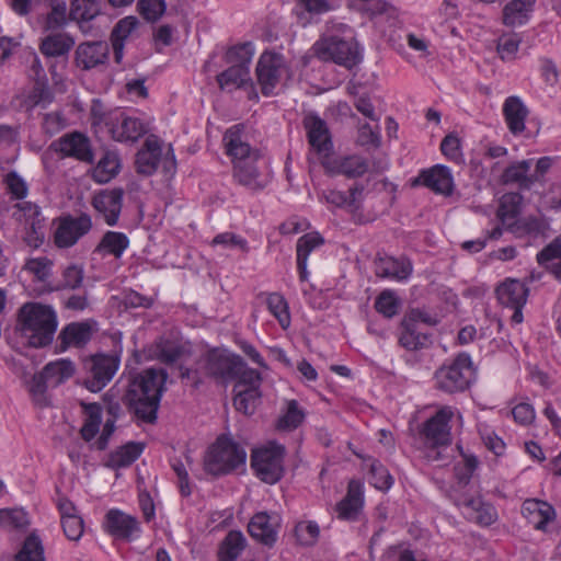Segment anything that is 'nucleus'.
<instances>
[{"instance_id":"1","label":"nucleus","mask_w":561,"mask_h":561,"mask_svg":"<svg viewBox=\"0 0 561 561\" xmlns=\"http://www.w3.org/2000/svg\"><path fill=\"white\" fill-rule=\"evenodd\" d=\"M167 378L164 369L149 368L129 379L123 401L139 421L156 422Z\"/></svg>"},{"instance_id":"2","label":"nucleus","mask_w":561,"mask_h":561,"mask_svg":"<svg viewBox=\"0 0 561 561\" xmlns=\"http://www.w3.org/2000/svg\"><path fill=\"white\" fill-rule=\"evenodd\" d=\"M197 369L180 366V377L188 379L195 387L202 382V375L227 383L236 380V374L242 368V357L226 348H213L205 353L197 363Z\"/></svg>"},{"instance_id":"3","label":"nucleus","mask_w":561,"mask_h":561,"mask_svg":"<svg viewBox=\"0 0 561 561\" xmlns=\"http://www.w3.org/2000/svg\"><path fill=\"white\" fill-rule=\"evenodd\" d=\"M18 328L30 346L44 347L53 341L57 317L50 307L28 302L20 309Z\"/></svg>"},{"instance_id":"4","label":"nucleus","mask_w":561,"mask_h":561,"mask_svg":"<svg viewBox=\"0 0 561 561\" xmlns=\"http://www.w3.org/2000/svg\"><path fill=\"white\" fill-rule=\"evenodd\" d=\"M313 55L323 61H333L347 69L353 68L362 60L357 42L352 36L327 33L312 46Z\"/></svg>"},{"instance_id":"5","label":"nucleus","mask_w":561,"mask_h":561,"mask_svg":"<svg viewBox=\"0 0 561 561\" xmlns=\"http://www.w3.org/2000/svg\"><path fill=\"white\" fill-rule=\"evenodd\" d=\"M254 55L252 43H244L228 49L226 61L231 66L217 76L222 91L231 92L251 82L250 64Z\"/></svg>"},{"instance_id":"6","label":"nucleus","mask_w":561,"mask_h":561,"mask_svg":"<svg viewBox=\"0 0 561 561\" xmlns=\"http://www.w3.org/2000/svg\"><path fill=\"white\" fill-rule=\"evenodd\" d=\"M247 453L232 439L220 436L208 448L204 459L205 470L213 476H222L232 472L245 465Z\"/></svg>"},{"instance_id":"7","label":"nucleus","mask_w":561,"mask_h":561,"mask_svg":"<svg viewBox=\"0 0 561 561\" xmlns=\"http://www.w3.org/2000/svg\"><path fill=\"white\" fill-rule=\"evenodd\" d=\"M285 447L275 442L254 449L251 454V468L263 482L274 484L284 474Z\"/></svg>"},{"instance_id":"8","label":"nucleus","mask_w":561,"mask_h":561,"mask_svg":"<svg viewBox=\"0 0 561 561\" xmlns=\"http://www.w3.org/2000/svg\"><path fill=\"white\" fill-rule=\"evenodd\" d=\"M136 167L138 173L145 175H151L159 167L165 174H174L176 160L172 146L169 145L163 151L160 140L156 136H149L136 156Z\"/></svg>"},{"instance_id":"9","label":"nucleus","mask_w":561,"mask_h":561,"mask_svg":"<svg viewBox=\"0 0 561 561\" xmlns=\"http://www.w3.org/2000/svg\"><path fill=\"white\" fill-rule=\"evenodd\" d=\"M233 165V178L238 183L250 191L259 192L264 190L272 180V172L267 160L261 151L236 160Z\"/></svg>"},{"instance_id":"10","label":"nucleus","mask_w":561,"mask_h":561,"mask_svg":"<svg viewBox=\"0 0 561 561\" xmlns=\"http://www.w3.org/2000/svg\"><path fill=\"white\" fill-rule=\"evenodd\" d=\"M471 365V358L468 354H459L450 364L443 365L436 370V388L446 393L465 391L472 379Z\"/></svg>"},{"instance_id":"11","label":"nucleus","mask_w":561,"mask_h":561,"mask_svg":"<svg viewBox=\"0 0 561 561\" xmlns=\"http://www.w3.org/2000/svg\"><path fill=\"white\" fill-rule=\"evenodd\" d=\"M119 367V358L115 355L96 354L84 360L88 376L84 387L91 392L101 391L114 377Z\"/></svg>"},{"instance_id":"12","label":"nucleus","mask_w":561,"mask_h":561,"mask_svg":"<svg viewBox=\"0 0 561 561\" xmlns=\"http://www.w3.org/2000/svg\"><path fill=\"white\" fill-rule=\"evenodd\" d=\"M257 82L264 95H271L287 71L284 57L275 53H263L256 65Z\"/></svg>"},{"instance_id":"13","label":"nucleus","mask_w":561,"mask_h":561,"mask_svg":"<svg viewBox=\"0 0 561 561\" xmlns=\"http://www.w3.org/2000/svg\"><path fill=\"white\" fill-rule=\"evenodd\" d=\"M91 228V217L87 214H81L78 217L71 215L60 217L54 233L55 243L58 248H70Z\"/></svg>"},{"instance_id":"14","label":"nucleus","mask_w":561,"mask_h":561,"mask_svg":"<svg viewBox=\"0 0 561 561\" xmlns=\"http://www.w3.org/2000/svg\"><path fill=\"white\" fill-rule=\"evenodd\" d=\"M106 126L112 138L121 142H136L148 131L146 124L140 118L128 116L124 112L110 116Z\"/></svg>"},{"instance_id":"15","label":"nucleus","mask_w":561,"mask_h":561,"mask_svg":"<svg viewBox=\"0 0 561 561\" xmlns=\"http://www.w3.org/2000/svg\"><path fill=\"white\" fill-rule=\"evenodd\" d=\"M50 148L62 157L75 158L87 163L93 162L90 139L80 131L65 134L55 140Z\"/></svg>"},{"instance_id":"16","label":"nucleus","mask_w":561,"mask_h":561,"mask_svg":"<svg viewBox=\"0 0 561 561\" xmlns=\"http://www.w3.org/2000/svg\"><path fill=\"white\" fill-rule=\"evenodd\" d=\"M226 154L231 159V162L241 160L256 153L260 149L252 147L249 142V135L245 131L243 124H236L229 127L222 137Z\"/></svg>"},{"instance_id":"17","label":"nucleus","mask_w":561,"mask_h":561,"mask_svg":"<svg viewBox=\"0 0 561 561\" xmlns=\"http://www.w3.org/2000/svg\"><path fill=\"white\" fill-rule=\"evenodd\" d=\"M279 525L278 515L259 512L250 519L248 531L254 540L272 547L277 540Z\"/></svg>"},{"instance_id":"18","label":"nucleus","mask_w":561,"mask_h":561,"mask_svg":"<svg viewBox=\"0 0 561 561\" xmlns=\"http://www.w3.org/2000/svg\"><path fill=\"white\" fill-rule=\"evenodd\" d=\"M453 415L454 412L450 407H443L425 422L423 435L430 444L440 446L450 443L449 422Z\"/></svg>"},{"instance_id":"19","label":"nucleus","mask_w":561,"mask_h":561,"mask_svg":"<svg viewBox=\"0 0 561 561\" xmlns=\"http://www.w3.org/2000/svg\"><path fill=\"white\" fill-rule=\"evenodd\" d=\"M310 147L320 156L327 157L332 150V141L327 123L316 114H307L302 121Z\"/></svg>"},{"instance_id":"20","label":"nucleus","mask_w":561,"mask_h":561,"mask_svg":"<svg viewBox=\"0 0 561 561\" xmlns=\"http://www.w3.org/2000/svg\"><path fill=\"white\" fill-rule=\"evenodd\" d=\"M436 194L450 196L454 192V178L448 167L436 164L430 169L422 170L415 180Z\"/></svg>"},{"instance_id":"21","label":"nucleus","mask_w":561,"mask_h":561,"mask_svg":"<svg viewBox=\"0 0 561 561\" xmlns=\"http://www.w3.org/2000/svg\"><path fill=\"white\" fill-rule=\"evenodd\" d=\"M110 46L106 42L81 43L76 49V64L83 70H90L107 62Z\"/></svg>"},{"instance_id":"22","label":"nucleus","mask_w":561,"mask_h":561,"mask_svg":"<svg viewBox=\"0 0 561 561\" xmlns=\"http://www.w3.org/2000/svg\"><path fill=\"white\" fill-rule=\"evenodd\" d=\"M124 191L122 188L103 190L92 201L93 207L103 215L108 226H115L122 210Z\"/></svg>"},{"instance_id":"23","label":"nucleus","mask_w":561,"mask_h":561,"mask_svg":"<svg viewBox=\"0 0 561 561\" xmlns=\"http://www.w3.org/2000/svg\"><path fill=\"white\" fill-rule=\"evenodd\" d=\"M363 504V485L359 481L351 480L346 495L336 504L337 517L343 520H356Z\"/></svg>"},{"instance_id":"24","label":"nucleus","mask_w":561,"mask_h":561,"mask_svg":"<svg viewBox=\"0 0 561 561\" xmlns=\"http://www.w3.org/2000/svg\"><path fill=\"white\" fill-rule=\"evenodd\" d=\"M105 527L112 536L130 540L134 533L140 530L138 520L119 510H111L105 516Z\"/></svg>"},{"instance_id":"25","label":"nucleus","mask_w":561,"mask_h":561,"mask_svg":"<svg viewBox=\"0 0 561 561\" xmlns=\"http://www.w3.org/2000/svg\"><path fill=\"white\" fill-rule=\"evenodd\" d=\"M522 514L535 529L542 531L556 517L554 508L549 503L537 499L526 500L522 506Z\"/></svg>"},{"instance_id":"26","label":"nucleus","mask_w":561,"mask_h":561,"mask_svg":"<svg viewBox=\"0 0 561 561\" xmlns=\"http://www.w3.org/2000/svg\"><path fill=\"white\" fill-rule=\"evenodd\" d=\"M412 264L407 259L387 256L375 261V273L381 278H391L398 282L405 280L412 274Z\"/></svg>"},{"instance_id":"27","label":"nucleus","mask_w":561,"mask_h":561,"mask_svg":"<svg viewBox=\"0 0 561 561\" xmlns=\"http://www.w3.org/2000/svg\"><path fill=\"white\" fill-rule=\"evenodd\" d=\"M528 288L525 283L517 279H507L495 289L499 302L504 307H524L527 297Z\"/></svg>"},{"instance_id":"28","label":"nucleus","mask_w":561,"mask_h":561,"mask_svg":"<svg viewBox=\"0 0 561 561\" xmlns=\"http://www.w3.org/2000/svg\"><path fill=\"white\" fill-rule=\"evenodd\" d=\"M503 115L510 131L517 136L525 130L528 108L518 96H508L503 104Z\"/></svg>"},{"instance_id":"29","label":"nucleus","mask_w":561,"mask_h":561,"mask_svg":"<svg viewBox=\"0 0 561 561\" xmlns=\"http://www.w3.org/2000/svg\"><path fill=\"white\" fill-rule=\"evenodd\" d=\"M75 43V38L67 32L49 31L42 39L39 50L46 57L67 56Z\"/></svg>"},{"instance_id":"30","label":"nucleus","mask_w":561,"mask_h":561,"mask_svg":"<svg viewBox=\"0 0 561 561\" xmlns=\"http://www.w3.org/2000/svg\"><path fill=\"white\" fill-rule=\"evenodd\" d=\"M536 0H511L502 10V22L508 27H516L529 21Z\"/></svg>"},{"instance_id":"31","label":"nucleus","mask_w":561,"mask_h":561,"mask_svg":"<svg viewBox=\"0 0 561 561\" xmlns=\"http://www.w3.org/2000/svg\"><path fill=\"white\" fill-rule=\"evenodd\" d=\"M456 504L466 510L465 514L468 518L480 525L489 526L496 519L494 507L483 503L480 497H465L457 500Z\"/></svg>"},{"instance_id":"32","label":"nucleus","mask_w":561,"mask_h":561,"mask_svg":"<svg viewBox=\"0 0 561 561\" xmlns=\"http://www.w3.org/2000/svg\"><path fill=\"white\" fill-rule=\"evenodd\" d=\"M92 336L91 327L85 322H75L66 325L59 333L60 351L68 347H82Z\"/></svg>"},{"instance_id":"33","label":"nucleus","mask_w":561,"mask_h":561,"mask_svg":"<svg viewBox=\"0 0 561 561\" xmlns=\"http://www.w3.org/2000/svg\"><path fill=\"white\" fill-rule=\"evenodd\" d=\"M324 243V239L318 232L306 233L297 241V268L301 282L307 280V261L309 254Z\"/></svg>"},{"instance_id":"34","label":"nucleus","mask_w":561,"mask_h":561,"mask_svg":"<svg viewBox=\"0 0 561 561\" xmlns=\"http://www.w3.org/2000/svg\"><path fill=\"white\" fill-rule=\"evenodd\" d=\"M530 168L531 160L515 162L504 170L502 182L504 184H517L522 190H529L538 181L537 176L528 174Z\"/></svg>"},{"instance_id":"35","label":"nucleus","mask_w":561,"mask_h":561,"mask_svg":"<svg viewBox=\"0 0 561 561\" xmlns=\"http://www.w3.org/2000/svg\"><path fill=\"white\" fill-rule=\"evenodd\" d=\"M538 264L561 279V237H557L537 254Z\"/></svg>"},{"instance_id":"36","label":"nucleus","mask_w":561,"mask_h":561,"mask_svg":"<svg viewBox=\"0 0 561 561\" xmlns=\"http://www.w3.org/2000/svg\"><path fill=\"white\" fill-rule=\"evenodd\" d=\"M522 203L523 196L519 193H506L500 198L496 217L506 229L517 219Z\"/></svg>"},{"instance_id":"37","label":"nucleus","mask_w":561,"mask_h":561,"mask_svg":"<svg viewBox=\"0 0 561 561\" xmlns=\"http://www.w3.org/2000/svg\"><path fill=\"white\" fill-rule=\"evenodd\" d=\"M142 450V444L130 442L116 451L111 453L105 461V466L112 469L128 467L139 458Z\"/></svg>"},{"instance_id":"38","label":"nucleus","mask_w":561,"mask_h":561,"mask_svg":"<svg viewBox=\"0 0 561 561\" xmlns=\"http://www.w3.org/2000/svg\"><path fill=\"white\" fill-rule=\"evenodd\" d=\"M129 245L128 237L118 231H106L100 243L96 245L95 251L103 255H113L119 259L124 251Z\"/></svg>"},{"instance_id":"39","label":"nucleus","mask_w":561,"mask_h":561,"mask_svg":"<svg viewBox=\"0 0 561 561\" xmlns=\"http://www.w3.org/2000/svg\"><path fill=\"white\" fill-rule=\"evenodd\" d=\"M187 353V348L180 342L160 337L153 350L157 359L164 364H173L181 359Z\"/></svg>"},{"instance_id":"40","label":"nucleus","mask_w":561,"mask_h":561,"mask_svg":"<svg viewBox=\"0 0 561 561\" xmlns=\"http://www.w3.org/2000/svg\"><path fill=\"white\" fill-rule=\"evenodd\" d=\"M247 547V538L239 530H230L219 549V561H236Z\"/></svg>"},{"instance_id":"41","label":"nucleus","mask_w":561,"mask_h":561,"mask_svg":"<svg viewBox=\"0 0 561 561\" xmlns=\"http://www.w3.org/2000/svg\"><path fill=\"white\" fill-rule=\"evenodd\" d=\"M364 199L365 186L360 183H355L346 192V210L352 215L354 222L359 225L373 220L363 214Z\"/></svg>"},{"instance_id":"42","label":"nucleus","mask_w":561,"mask_h":561,"mask_svg":"<svg viewBox=\"0 0 561 561\" xmlns=\"http://www.w3.org/2000/svg\"><path fill=\"white\" fill-rule=\"evenodd\" d=\"M42 371L49 385L57 387L73 376L75 365L71 360L62 358L48 363Z\"/></svg>"},{"instance_id":"43","label":"nucleus","mask_w":561,"mask_h":561,"mask_svg":"<svg viewBox=\"0 0 561 561\" xmlns=\"http://www.w3.org/2000/svg\"><path fill=\"white\" fill-rule=\"evenodd\" d=\"M547 229V224L538 217L527 216L517 218L513 224L508 226L506 230L512 232L517 238L524 237H538L543 234Z\"/></svg>"},{"instance_id":"44","label":"nucleus","mask_w":561,"mask_h":561,"mask_svg":"<svg viewBox=\"0 0 561 561\" xmlns=\"http://www.w3.org/2000/svg\"><path fill=\"white\" fill-rule=\"evenodd\" d=\"M334 171L348 179H355L364 175L369 170V162L362 156L352 154L341 158L335 162Z\"/></svg>"},{"instance_id":"45","label":"nucleus","mask_w":561,"mask_h":561,"mask_svg":"<svg viewBox=\"0 0 561 561\" xmlns=\"http://www.w3.org/2000/svg\"><path fill=\"white\" fill-rule=\"evenodd\" d=\"M80 404L85 414V422L80 433L84 440L90 442L100 430L102 408L99 403H85L82 401Z\"/></svg>"},{"instance_id":"46","label":"nucleus","mask_w":561,"mask_h":561,"mask_svg":"<svg viewBox=\"0 0 561 561\" xmlns=\"http://www.w3.org/2000/svg\"><path fill=\"white\" fill-rule=\"evenodd\" d=\"M118 169V156L115 152L107 151L94 168L92 176L98 183H107L117 174Z\"/></svg>"},{"instance_id":"47","label":"nucleus","mask_w":561,"mask_h":561,"mask_svg":"<svg viewBox=\"0 0 561 561\" xmlns=\"http://www.w3.org/2000/svg\"><path fill=\"white\" fill-rule=\"evenodd\" d=\"M233 391L236 392L233 398L234 408L245 415L253 414L261 398V392L257 387H247L244 389L233 388Z\"/></svg>"},{"instance_id":"48","label":"nucleus","mask_w":561,"mask_h":561,"mask_svg":"<svg viewBox=\"0 0 561 561\" xmlns=\"http://www.w3.org/2000/svg\"><path fill=\"white\" fill-rule=\"evenodd\" d=\"M14 561H45L44 547L36 534L32 533L25 538L22 548L14 557Z\"/></svg>"},{"instance_id":"49","label":"nucleus","mask_w":561,"mask_h":561,"mask_svg":"<svg viewBox=\"0 0 561 561\" xmlns=\"http://www.w3.org/2000/svg\"><path fill=\"white\" fill-rule=\"evenodd\" d=\"M30 523L28 514L23 508L0 510V527L2 528L25 530Z\"/></svg>"},{"instance_id":"50","label":"nucleus","mask_w":561,"mask_h":561,"mask_svg":"<svg viewBox=\"0 0 561 561\" xmlns=\"http://www.w3.org/2000/svg\"><path fill=\"white\" fill-rule=\"evenodd\" d=\"M266 305L270 312L278 320L280 327L287 329L290 324V314L284 296L278 293H272L266 298Z\"/></svg>"},{"instance_id":"51","label":"nucleus","mask_w":561,"mask_h":561,"mask_svg":"<svg viewBox=\"0 0 561 561\" xmlns=\"http://www.w3.org/2000/svg\"><path fill=\"white\" fill-rule=\"evenodd\" d=\"M305 419V412L299 408L296 400L287 402L286 411L277 421V428L284 431H293L297 428Z\"/></svg>"},{"instance_id":"52","label":"nucleus","mask_w":561,"mask_h":561,"mask_svg":"<svg viewBox=\"0 0 561 561\" xmlns=\"http://www.w3.org/2000/svg\"><path fill=\"white\" fill-rule=\"evenodd\" d=\"M426 336L416 332L414 324L403 320L402 331L399 336V343L408 351H416L425 345Z\"/></svg>"},{"instance_id":"53","label":"nucleus","mask_w":561,"mask_h":561,"mask_svg":"<svg viewBox=\"0 0 561 561\" xmlns=\"http://www.w3.org/2000/svg\"><path fill=\"white\" fill-rule=\"evenodd\" d=\"M400 307V300L394 291L386 289L381 291L375 300V309L383 317L393 318Z\"/></svg>"},{"instance_id":"54","label":"nucleus","mask_w":561,"mask_h":561,"mask_svg":"<svg viewBox=\"0 0 561 561\" xmlns=\"http://www.w3.org/2000/svg\"><path fill=\"white\" fill-rule=\"evenodd\" d=\"M333 9L330 0H297L296 11L299 19L310 18L330 12Z\"/></svg>"},{"instance_id":"55","label":"nucleus","mask_w":561,"mask_h":561,"mask_svg":"<svg viewBox=\"0 0 561 561\" xmlns=\"http://www.w3.org/2000/svg\"><path fill=\"white\" fill-rule=\"evenodd\" d=\"M99 14V3H89L78 1L71 2L69 18L77 21L83 30V24L93 20Z\"/></svg>"},{"instance_id":"56","label":"nucleus","mask_w":561,"mask_h":561,"mask_svg":"<svg viewBox=\"0 0 561 561\" xmlns=\"http://www.w3.org/2000/svg\"><path fill=\"white\" fill-rule=\"evenodd\" d=\"M369 473L371 484L378 490H389L393 484V479L389 471L376 459H370Z\"/></svg>"},{"instance_id":"57","label":"nucleus","mask_w":561,"mask_h":561,"mask_svg":"<svg viewBox=\"0 0 561 561\" xmlns=\"http://www.w3.org/2000/svg\"><path fill=\"white\" fill-rule=\"evenodd\" d=\"M51 266L53 262L48 257L42 256L28 259L23 270L32 274L37 280L45 282L51 274Z\"/></svg>"},{"instance_id":"58","label":"nucleus","mask_w":561,"mask_h":561,"mask_svg":"<svg viewBox=\"0 0 561 561\" xmlns=\"http://www.w3.org/2000/svg\"><path fill=\"white\" fill-rule=\"evenodd\" d=\"M51 11L47 15L46 31H59L67 23L66 2L64 0H50Z\"/></svg>"},{"instance_id":"59","label":"nucleus","mask_w":561,"mask_h":561,"mask_svg":"<svg viewBox=\"0 0 561 561\" xmlns=\"http://www.w3.org/2000/svg\"><path fill=\"white\" fill-rule=\"evenodd\" d=\"M522 38L516 33L504 34L497 41V53L503 60H513Z\"/></svg>"},{"instance_id":"60","label":"nucleus","mask_w":561,"mask_h":561,"mask_svg":"<svg viewBox=\"0 0 561 561\" xmlns=\"http://www.w3.org/2000/svg\"><path fill=\"white\" fill-rule=\"evenodd\" d=\"M137 7L139 13L149 22L159 20L167 8L164 0H139Z\"/></svg>"},{"instance_id":"61","label":"nucleus","mask_w":561,"mask_h":561,"mask_svg":"<svg viewBox=\"0 0 561 561\" xmlns=\"http://www.w3.org/2000/svg\"><path fill=\"white\" fill-rule=\"evenodd\" d=\"M443 154L451 161L460 162L462 160L461 141L455 134L450 133L444 137L440 144Z\"/></svg>"},{"instance_id":"62","label":"nucleus","mask_w":561,"mask_h":561,"mask_svg":"<svg viewBox=\"0 0 561 561\" xmlns=\"http://www.w3.org/2000/svg\"><path fill=\"white\" fill-rule=\"evenodd\" d=\"M236 389H244L247 387H260L261 374L253 368L247 367L245 362L242 359V368L236 374Z\"/></svg>"},{"instance_id":"63","label":"nucleus","mask_w":561,"mask_h":561,"mask_svg":"<svg viewBox=\"0 0 561 561\" xmlns=\"http://www.w3.org/2000/svg\"><path fill=\"white\" fill-rule=\"evenodd\" d=\"M319 526L313 522L300 523L296 526L295 533L301 545H313L319 537Z\"/></svg>"},{"instance_id":"64","label":"nucleus","mask_w":561,"mask_h":561,"mask_svg":"<svg viewBox=\"0 0 561 561\" xmlns=\"http://www.w3.org/2000/svg\"><path fill=\"white\" fill-rule=\"evenodd\" d=\"M4 183L12 197L22 199L27 195V185L15 171H11L5 175Z\"/></svg>"}]
</instances>
